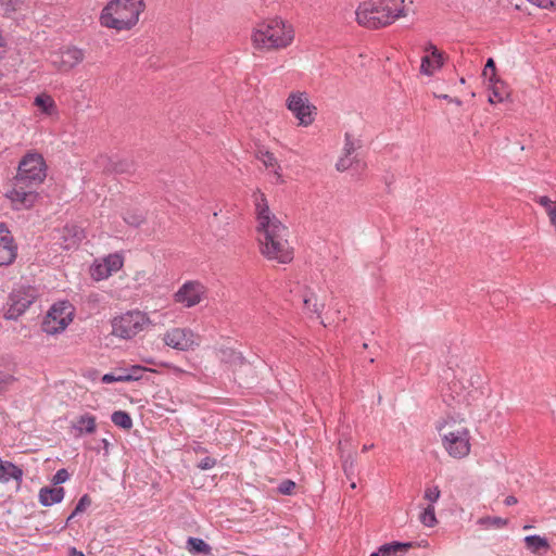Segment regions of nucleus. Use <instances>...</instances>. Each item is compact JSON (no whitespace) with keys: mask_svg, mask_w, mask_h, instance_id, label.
<instances>
[{"mask_svg":"<svg viewBox=\"0 0 556 556\" xmlns=\"http://www.w3.org/2000/svg\"><path fill=\"white\" fill-rule=\"evenodd\" d=\"M254 200L262 254L282 264L291 262L293 252L287 239L288 228L270 212L264 193L255 192Z\"/></svg>","mask_w":556,"mask_h":556,"instance_id":"nucleus-1","label":"nucleus"},{"mask_svg":"<svg viewBox=\"0 0 556 556\" xmlns=\"http://www.w3.org/2000/svg\"><path fill=\"white\" fill-rule=\"evenodd\" d=\"M47 176V165L41 154L27 153L21 160L16 176L13 179V188L7 193L16 208L31 207L37 200V187Z\"/></svg>","mask_w":556,"mask_h":556,"instance_id":"nucleus-2","label":"nucleus"},{"mask_svg":"<svg viewBox=\"0 0 556 556\" xmlns=\"http://www.w3.org/2000/svg\"><path fill=\"white\" fill-rule=\"evenodd\" d=\"M355 15L361 26L377 29L406 16V12L404 7H397L396 0H366L358 5Z\"/></svg>","mask_w":556,"mask_h":556,"instance_id":"nucleus-3","label":"nucleus"},{"mask_svg":"<svg viewBox=\"0 0 556 556\" xmlns=\"http://www.w3.org/2000/svg\"><path fill=\"white\" fill-rule=\"evenodd\" d=\"M144 8L143 0H111L101 12V25L116 30L130 29Z\"/></svg>","mask_w":556,"mask_h":556,"instance_id":"nucleus-4","label":"nucleus"},{"mask_svg":"<svg viewBox=\"0 0 556 556\" xmlns=\"http://www.w3.org/2000/svg\"><path fill=\"white\" fill-rule=\"evenodd\" d=\"M294 38L293 29L279 17L258 23L253 31V46L260 50H276L288 47Z\"/></svg>","mask_w":556,"mask_h":556,"instance_id":"nucleus-5","label":"nucleus"},{"mask_svg":"<svg viewBox=\"0 0 556 556\" xmlns=\"http://www.w3.org/2000/svg\"><path fill=\"white\" fill-rule=\"evenodd\" d=\"M437 429L450 456L464 458L470 453V432L464 419L448 416L438 424Z\"/></svg>","mask_w":556,"mask_h":556,"instance_id":"nucleus-6","label":"nucleus"},{"mask_svg":"<svg viewBox=\"0 0 556 556\" xmlns=\"http://www.w3.org/2000/svg\"><path fill=\"white\" fill-rule=\"evenodd\" d=\"M149 323L144 313L139 311L127 312L115 317L112 321V334L122 339H131Z\"/></svg>","mask_w":556,"mask_h":556,"instance_id":"nucleus-7","label":"nucleus"},{"mask_svg":"<svg viewBox=\"0 0 556 556\" xmlns=\"http://www.w3.org/2000/svg\"><path fill=\"white\" fill-rule=\"evenodd\" d=\"M36 296L37 292L33 287L14 289L7 303L5 319H17L33 304Z\"/></svg>","mask_w":556,"mask_h":556,"instance_id":"nucleus-8","label":"nucleus"},{"mask_svg":"<svg viewBox=\"0 0 556 556\" xmlns=\"http://www.w3.org/2000/svg\"><path fill=\"white\" fill-rule=\"evenodd\" d=\"M163 341L167 346L178 351H189L200 344L199 337L187 328H173L166 331Z\"/></svg>","mask_w":556,"mask_h":556,"instance_id":"nucleus-9","label":"nucleus"},{"mask_svg":"<svg viewBox=\"0 0 556 556\" xmlns=\"http://www.w3.org/2000/svg\"><path fill=\"white\" fill-rule=\"evenodd\" d=\"M287 106L300 121V125L308 126L313 123L316 108L308 102L305 93H291Z\"/></svg>","mask_w":556,"mask_h":556,"instance_id":"nucleus-10","label":"nucleus"},{"mask_svg":"<svg viewBox=\"0 0 556 556\" xmlns=\"http://www.w3.org/2000/svg\"><path fill=\"white\" fill-rule=\"evenodd\" d=\"M206 293L205 287L199 281H187L175 293V301L186 307L199 304Z\"/></svg>","mask_w":556,"mask_h":556,"instance_id":"nucleus-11","label":"nucleus"},{"mask_svg":"<svg viewBox=\"0 0 556 556\" xmlns=\"http://www.w3.org/2000/svg\"><path fill=\"white\" fill-rule=\"evenodd\" d=\"M84 51L76 47H67L52 53L51 62L60 72H68L84 60Z\"/></svg>","mask_w":556,"mask_h":556,"instance_id":"nucleus-12","label":"nucleus"},{"mask_svg":"<svg viewBox=\"0 0 556 556\" xmlns=\"http://www.w3.org/2000/svg\"><path fill=\"white\" fill-rule=\"evenodd\" d=\"M17 255V245L4 223H0V266L11 265Z\"/></svg>","mask_w":556,"mask_h":556,"instance_id":"nucleus-13","label":"nucleus"},{"mask_svg":"<svg viewBox=\"0 0 556 556\" xmlns=\"http://www.w3.org/2000/svg\"><path fill=\"white\" fill-rule=\"evenodd\" d=\"M70 320V313L63 316L62 308L52 306L42 323V330L48 334L59 333L66 328Z\"/></svg>","mask_w":556,"mask_h":556,"instance_id":"nucleus-14","label":"nucleus"},{"mask_svg":"<svg viewBox=\"0 0 556 556\" xmlns=\"http://www.w3.org/2000/svg\"><path fill=\"white\" fill-rule=\"evenodd\" d=\"M96 430L97 419L89 413L76 417L71 424V432L75 438H79L85 434H92Z\"/></svg>","mask_w":556,"mask_h":556,"instance_id":"nucleus-15","label":"nucleus"},{"mask_svg":"<svg viewBox=\"0 0 556 556\" xmlns=\"http://www.w3.org/2000/svg\"><path fill=\"white\" fill-rule=\"evenodd\" d=\"M64 494L65 491L62 486H43L39 491V503L46 507L61 503L64 498Z\"/></svg>","mask_w":556,"mask_h":556,"instance_id":"nucleus-16","label":"nucleus"},{"mask_svg":"<svg viewBox=\"0 0 556 556\" xmlns=\"http://www.w3.org/2000/svg\"><path fill=\"white\" fill-rule=\"evenodd\" d=\"M414 546L413 542H391L381 545L378 548L380 556H402L406 554Z\"/></svg>","mask_w":556,"mask_h":556,"instance_id":"nucleus-17","label":"nucleus"},{"mask_svg":"<svg viewBox=\"0 0 556 556\" xmlns=\"http://www.w3.org/2000/svg\"><path fill=\"white\" fill-rule=\"evenodd\" d=\"M63 238L65 241L64 248L71 249L85 238L84 230L76 225L65 226Z\"/></svg>","mask_w":556,"mask_h":556,"instance_id":"nucleus-18","label":"nucleus"},{"mask_svg":"<svg viewBox=\"0 0 556 556\" xmlns=\"http://www.w3.org/2000/svg\"><path fill=\"white\" fill-rule=\"evenodd\" d=\"M525 544L527 549L533 554H540L541 551H547L549 548L548 541L538 534L526 536Z\"/></svg>","mask_w":556,"mask_h":556,"instance_id":"nucleus-19","label":"nucleus"},{"mask_svg":"<svg viewBox=\"0 0 556 556\" xmlns=\"http://www.w3.org/2000/svg\"><path fill=\"white\" fill-rule=\"evenodd\" d=\"M186 548L193 555H208L212 552V547L204 540L192 536L187 540Z\"/></svg>","mask_w":556,"mask_h":556,"instance_id":"nucleus-20","label":"nucleus"},{"mask_svg":"<svg viewBox=\"0 0 556 556\" xmlns=\"http://www.w3.org/2000/svg\"><path fill=\"white\" fill-rule=\"evenodd\" d=\"M144 371H152V370L149 368L142 367L140 365H135L128 369H124L123 372L119 374L121 382L137 381L142 378V374Z\"/></svg>","mask_w":556,"mask_h":556,"instance_id":"nucleus-21","label":"nucleus"},{"mask_svg":"<svg viewBox=\"0 0 556 556\" xmlns=\"http://www.w3.org/2000/svg\"><path fill=\"white\" fill-rule=\"evenodd\" d=\"M134 169V163L128 160H110L105 170L115 174L130 173Z\"/></svg>","mask_w":556,"mask_h":556,"instance_id":"nucleus-22","label":"nucleus"},{"mask_svg":"<svg viewBox=\"0 0 556 556\" xmlns=\"http://www.w3.org/2000/svg\"><path fill=\"white\" fill-rule=\"evenodd\" d=\"M219 357L223 362L233 366L242 365L244 359L240 352H237L235 349L231 348L220 349Z\"/></svg>","mask_w":556,"mask_h":556,"instance_id":"nucleus-23","label":"nucleus"},{"mask_svg":"<svg viewBox=\"0 0 556 556\" xmlns=\"http://www.w3.org/2000/svg\"><path fill=\"white\" fill-rule=\"evenodd\" d=\"M339 451H340V456L342 459L343 471H344L345 476L350 479L351 476L353 475V469H354V465H355V455L352 453L344 454L342 441L339 442Z\"/></svg>","mask_w":556,"mask_h":556,"instance_id":"nucleus-24","label":"nucleus"},{"mask_svg":"<svg viewBox=\"0 0 556 556\" xmlns=\"http://www.w3.org/2000/svg\"><path fill=\"white\" fill-rule=\"evenodd\" d=\"M111 420L115 426H117L124 430H129L132 427V419H131L130 415L125 410L114 412L111 415Z\"/></svg>","mask_w":556,"mask_h":556,"instance_id":"nucleus-25","label":"nucleus"},{"mask_svg":"<svg viewBox=\"0 0 556 556\" xmlns=\"http://www.w3.org/2000/svg\"><path fill=\"white\" fill-rule=\"evenodd\" d=\"M257 159L265 165L266 168H273L275 174L279 177L280 174L278 169L280 166L278 165L277 159L269 151H260L257 153Z\"/></svg>","mask_w":556,"mask_h":556,"instance_id":"nucleus-26","label":"nucleus"},{"mask_svg":"<svg viewBox=\"0 0 556 556\" xmlns=\"http://www.w3.org/2000/svg\"><path fill=\"white\" fill-rule=\"evenodd\" d=\"M35 105L40 108L43 113L51 114L55 108L54 101L50 96L40 94L35 98Z\"/></svg>","mask_w":556,"mask_h":556,"instance_id":"nucleus-27","label":"nucleus"},{"mask_svg":"<svg viewBox=\"0 0 556 556\" xmlns=\"http://www.w3.org/2000/svg\"><path fill=\"white\" fill-rule=\"evenodd\" d=\"M304 309L308 313H316L319 315L320 306L317 302V296L314 293H305L303 295Z\"/></svg>","mask_w":556,"mask_h":556,"instance_id":"nucleus-28","label":"nucleus"},{"mask_svg":"<svg viewBox=\"0 0 556 556\" xmlns=\"http://www.w3.org/2000/svg\"><path fill=\"white\" fill-rule=\"evenodd\" d=\"M482 75L489 83H501L496 76V66L492 58L488 59Z\"/></svg>","mask_w":556,"mask_h":556,"instance_id":"nucleus-29","label":"nucleus"},{"mask_svg":"<svg viewBox=\"0 0 556 556\" xmlns=\"http://www.w3.org/2000/svg\"><path fill=\"white\" fill-rule=\"evenodd\" d=\"M440 67H435V62H434V59L432 58V54L422 56L421 65H420L421 74L431 76Z\"/></svg>","mask_w":556,"mask_h":556,"instance_id":"nucleus-30","label":"nucleus"},{"mask_svg":"<svg viewBox=\"0 0 556 556\" xmlns=\"http://www.w3.org/2000/svg\"><path fill=\"white\" fill-rule=\"evenodd\" d=\"M103 263L105 264V266L108 267V269H110V273L112 274V273L119 270L123 267L124 260L118 254H111L104 260Z\"/></svg>","mask_w":556,"mask_h":556,"instance_id":"nucleus-31","label":"nucleus"},{"mask_svg":"<svg viewBox=\"0 0 556 556\" xmlns=\"http://www.w3.org/2000/svg\"><path fill=\"white\" fill-rule=\"evenodd\" d=\"M420 521L426 527H433L437 523L434 507L432 505H429L428 507H426L425 510L421 513Z\"/></svg>","mask_w":556,"mask_h":556,"instance_id":"nucleus-32","label":"nucleus"},{"mask_svg":"<svg viewBox=\"0 0 556 556\" xmlns=\"http://www.w3.org/2000/svg\"><path fill=\"white\" fill-rule=\"evenodd\" d=\"M425 51L430 52V54H432V58L434 59V62H435V67L443 66V64H444L443 53L441 51H439L438 48L433 43L429 42L425 47Z\"/></svg>","mask_w":556,"mask_h":556,"instance_id":"nucleus-33","label":"nucleus"},{"mask_svg":"<svg viewBox=\"0 0 556 556\" xmlns=\"http://www.w3.org/2000/svg\"><path fill=\"white\" fill-rule=\"evenodd\" d=\"M91 276L96 280H102L111 276L110 269L104 263L98 264L91 268Z\"/></svg>","mask_w":556,"mask_h":556,"instance_id":"nucleus-34","label":"nucleus"},{"mask_svg":"<svg viewBox=\"0 0 556 556\" xmlns=\"http://www.w3.org/2000/svg\"><path fill=\"white\" fill-rule=\"evenodd\" d=\"M90 505H91L90 496L88 494H84L79 498L78 503L76 504V507L72 511L71 517H75L76 515L84 513L86 510V508L89 507Z\"/></svg>","mask_w":556,"mask_h":556,"instance_id":"nucleus-35","label":"nucleus"},{"mask_svg":"<svg viewBox=\"0 0 556 556\" xmlns=\"http://www.w3.org/2000/svg\"><path fill=\"white\" fill-rule=\"evenodd\" d=\"M481 525L494 528H503L507 525V519L501 517H484L479 520Z\"/></svg>","mask_w":556,"mask_h":556,"instance_id":"nucleus-36","label":"nucleus"},{"mask_svg":"<svg viewBox=\"0 0 556 556\" xmlns=\"http://www.w3.org/2000/svg\"><path fill=\"white\" fill-rule=\"evenodd\" d=\"M536 203H539L542 207L545 208V212L547 214V216L549 217L551 216V212L553 210H556V200L555 201H552L546 195H541L536 199Z\"/></svg>","mask_w":556,"mask_h":556,"instance_id":"nucleus-37","label":"nucleus"},{"mask_svg":"<svg viewBox=\"0 0 556 556\" xmlns=\"http://www.w3.org/2000/svg\"><path fill=\"white\" fill-rule=\"evenodd\" d=\"M15 380L13 375L0 371V393L5 392Z\"/></svg>","mask_w":556,"mask_h":556,"instance_id":"nucleus-38","label":"nucleus"},{"mask_svg":"<svg viewBox=\"0 0 556 556\" xmlns=\"http://www.w3.org/2000/svg\"><path fill=\"white\" fill-rule=\"evenodd\" d=\"M295 488H296L295 482L287 479V480H283L278 485V492L283 495H291V494H293Z\"/></svg>","mask_w":556,"mask_h":556,"instance_id":"nucleus-39","label":"nucleus"},{"mask_svg":"<svg viewBox=\"0 0 556 556\" xmlns=\"http://www.w3.org/2000/svg\"><path fill=\"white\" fill-rule=\"evenodd\" d=\"M492 86V94L489 97V102H502L504 99V92L497 86L498 83H490Z\"/></svg>","mask_w":556,"mask_h":556,"instance_id":"nucleus-40","label":"nucleus"},{"mask_svg":"<svg viewBox=\"0 0 556 556\" xmlns=\"http://www.w3.org/2000/svg\"><path fill=\"white\" fill-rule=\"evenodd\" d=\"M124 220L130 226L139 227L143 223L144 217L141 214L132 213L127 214Z\"/></svg>","mask_w":556,"mask_h":556,"instance_id":"nucleus-41","label":"nucleus"},{"mask_svg":"<svg viewBox=\"0 0 556 556\" xmlns=\"http://www.w3.org/2000/svg\"><path fill=\"white\" fill-rule=\"evenodd\" d=\"M353 164V160L350 157V155L344 154L336 164V167L339 172H344L349 169Z\"/></svg>","mask_w":556,"mask_h":556,"instance_id":"nucleus-42","label":"nucleus"},{"mask_svg":"<svg viewBox=\"0 0 556 556\" xmlns=\"http://www.w3.org/2000/svg\"><path fill=\"white\" fill-rule=\"evenodd\" d=\"M528 1L539 8H542V9L556 10V0H528Z\"/></svg>","mask_w":556,"mask_h":556,"instance_id":"nucleus-43","label":"nucleus"},{"mask_svg":"<svg viewBox=\"0 0 556 556\" xmlns=\"http://www.w3.org/2000/svg\"><path fill=\"white\" fill-rule=\"evenodd\" d=\"M68 478H70V475H68L67 470L62 468L55 472V475L53 476L52 482L55 485H58V484H61V483H64L65 481H67Z\"/></svg>","mask_w":556,"mask_h":556,"instance_id":"nucleus-44","label":"nucleus"},{"mask_svg":"<svg viewBox=\"0 0 556 556\" xmlns=\"http://www.w3.org/2000/svg\"><path fill=\"white\" fill-rule=\"evenodd\" d=\"M440 497V490L438 486L428 488L425 491V498L428 500L430 503H435Z\"/></svg>","mask_w":556,"mask_h":556,"instance_id":"nucleus-45","label":"nucleus"},{"mask_svg":"<svg viewBox=\"0 0 556 556\" xmlns=\"http://www.w3.org/2000/svg\"><path fill=\"white\" fill-rule=\"evenodd\" d=\"M355 149L352 136L350 134H345L344 154L351 155Z\"/></svg>","mask_w":556,"mask_h":556,"instance_id":"nucleus-46","label":"nucleus"},{"mask_svg":"<svg viewBox=\"0 0 556 556\" xmlns=\"http://www.w3.org/2000/svg\"><path fill=\"white\" fill-rule=\"evenodd\" d=\"M215 465H216L215 458L205 457L199 463L198 467L201 468L202 470H207V469L213 468Z\"/></svg>","mask_w":556,"mask_h":556,"instance_id":"nucleus-47","label":"nucleus"},{"mask_svg":"<svg viewBox=\"0 0 556 556\" xmlns=\"http://www.w3.org/2000/svg\"><path fill=\"white\" fill-rule=\"evenodd\" d=\"M103 383H112V382H121L119 375L115 376L114 374H105L102 377Z\"/></svg>","mask_w":556,"mask_h":556,"instance_id":"nucleus-48","label":"nucleus"},{"mask_svg":"<svg viewBox=\"0 0 556 556\" xmlns=\"http://www.w3.org/2000/svg\"><path fill=\"white\" fill-rule=\"evenodd\" d=\"M517 503V498L513 495H509L505 498V504L507 506H511V505H515Z\"/></svg>","mask_w":556,"mask_h":556,"instance_id":"nucleus-49","label":"nucleus"},{"mask_svg":"<svg viewBox=\"0 0 556 556\" xmlns=\"http://www.w3.org/2000/svg\"><path fill=\"white\" fill-rule=\"evenodd\" d=\"M68 556H85L83 552L77 551L75 547L68 549Z\"/></svg>","mask_w":556,"mask_h":556,"instance_id":"nucleus-50","label":"nucleus"},{"mask_svg":"<svg viewBox=\"0 0 556 556\" xmlns=\"http://www.w3.org/2000/svg\"><path fill=\"white\" fill-rule=\"evenodd\" d=\"M101 443L103 445V448L105 451V454H109V446H110V442L106 440V439H102L101 440Z\"/></svg>","mask_w":556,"mask_h":556,"instance_id":"nucleus-51","label":"nucleus"},{"mask_svg":"<svg viewBox=\"0 0 556 556\" xmlns=\"http://www.w3.org/2000/svg\"><path fill=\"white\" fill-rule=\"evenodd\" d=\"M372 447H374V444H370V445H366V444H365V445L363 446L362 451H363V452H367V451H369V450H370V448H372Z\"/></svg>","mask_w":556,"mask_h":556,"instance_id":"nucleus-52","label":"nucleus"},{"mask_svg":"<svg viewBox=\"0 0 556 556\" xmlns=\"http://www.w3.org/2000/svg\"><path fill=\"white\" fill-rule=\"evenodd\" d=\"M442 98H443L444 100H450V101H452V99H451L447 94L442 96Z\"/></svg>","mask_w":556,"mask_h":556,"instance_id":"nucleus-53","label":"nucleus"},{"mask_svg":"<svg viewBox=\"0 0 556 556\" xmlns=\"http://www.w3.org/2000/svg\"><path fill=\"white\" fill-rule=\"evenodd\" d=\"M73 518H74V517H71V515H70V516H68V518H67V520H66V523L72 522V521H73Z\"/></svg>","mask_w":556,"mask_h":556,"instance_id":"nucleus-54","label":"nucleus"},{"mask_svg":"<svg viewBox=\"0 0 556 556\" xmlns=\"http://www.w3.org/2000/svg\"><path fill=\"white\" fill-rule=\"evenodd\" d=\"M73 518H74V517H71V515H70V516H68V518H67V520H66V523L72 522V521H73Z\"/></svg>","mask_w":556,"mask_h":556,"instance_id":"nucleus-55","label":"nucleus"},{"mask_svg":"<svg viewBox=\"0 0 556 556\" xmlns=\"http://www.w3.org/2000/svg\"><path fill=\"white\" fill-rule=\"evenodd\" d=\"M350 486H351V489H353V490H354V489H356V483H355V482H352Z\"/></svg>","mask_w":556,"mask_h":556,"instance_id":"nucleus-56","label":"nucleus"},{"mask_svg":"<svg viewBox=\"0 0 556 556\" xmlns=\"http://www.w3.org/2000/svg\"><path fill=\"white\" fill-rule=\"evenodd\" d=\"M370 556H380L379 552L372 553Z\"/></svg>","mask_w":556,"mask_h":556,"instance_id":"nucleus-57","label":"nucleus"},{"mask_svg":"<svg viewBox=\"0 0 556 556\" xmlns=\"http://www.w3.org/2000/svg\"><path fill=\"white\" fill-rule=\"evenodd\" d=\"M453 101H454V103L460 104V101H459V100H457V99H456V100H453Z\"/></svg>","mask_w":556,"mask_h":556,"instance_id":"nucleus-58","label":"nucleus"},{"mask_svg":"<svg viewBox=\"0 0 556 556\" xmlns=\"http://www.w3.org/2000/svg\"><path fill=\"white\" fill-rule=\"evenodd\" d=\"M363 348H364V349H367V348H368V344H367V343H364V344H363Z\"/></svg>","mask_w":556,"mask_h":556,"instance_id":"nucleus-59","label":"nucleus"},{"mask_svg":"<svg viewBox=\"0 0 556 556\" xmlns=\"http://www.w3.org/2000/svg\"><path fill=\"white\" fill-rule=\"evenodd\" d=\"M0 77H2V74L0 73Z\"/></svg>","mask_w":556,"mask_h":556,"instance_id":"nucleus-60","label":"nucleus"},{"mask_svg":"<svg viewBox=\"0 0 556 556\" xmlns=\"http://www.w3.org/2000/svg\"><path fill=\"white\" fill-rule=\"evenodd\" d=\"M9 1H10V3L12 2V0H9Z\"/></svg>","mask_w":556,"mask_h":556,"instance_id":"nucleus-61","label":"nucleus"}]
</instances>
